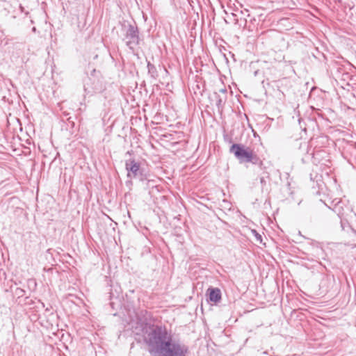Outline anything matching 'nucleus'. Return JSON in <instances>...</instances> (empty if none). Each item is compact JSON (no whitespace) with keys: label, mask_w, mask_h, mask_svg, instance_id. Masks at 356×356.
<instances>
[{"label":"nucleus","mask_w":356,"mask_h":356,"mask_svg":"<svg viewBox=\"0 0 356 356\" xmlns=\"http://www.w3.org/2000/svg\"><path fill=\"white\" fill-rule=\"evenodd\" d=\"M172 339L170 332L161 325H152L147 333L145 341L151 355H157L159 352Z\"/></svg>","instance_id":"f257e3e1"},{"label":"nucleus","mask_w":356,"mask_h":356,"mask_svg":"<svg viewBox=\"0 0 356 356\" xmlns=\"http://www.w3.org/2000/svg\"><path fill=\"white\" fill-rule=\"evenodd\" d=\"M229 152L241 163H251L261 166L263 161L257 153L250 147L241 143H234L229 147Z\"/></svg>","instance_id":"f03ea898"},{"label":"nucleus","mask_w":356,"mask_h":356,"mask_svg":"<svg viewBox=\"0 0 356 356\" xmlns=\"http://www.w3.org/2000/svg\"><path fill=\"white\" fill-rule=\"evenodd\" d=\"M188 348L179 340L172 339L157 355V356H186Z\"/></svg>","instance_id":"7ed1b4c3"},{"label":"nucleus","mask_w":356,"mask_h":356,"mask_svg":"<svg viewBox=\"0 0 356 356\" xmlns=\"http://www.w3.org/2000/svg\"><path fill=\"white\" fill-rule=\"evenodd\" d=\"M123 29L125 31L123 40L130 49L134 50L136 47L139 45L141 40L138 28L136 23H128L127 25H123Z\"/></svg>","instance_id":"20e7f679"},{"label":"nucleus","mask_w":356,"mask_h":356,"mask_svg":"<svg viewBox=\"0 0 356 356\" xmlns=\"http://www.w3.org/2000/svg\"><path fill=\"white\" fill-rule=\"evenodd\" d=\"M125 169L127 171L129 178H139L141 181L146 179L143 173V169L141 168L140 163L136 161L135 159L127 160L125 161Z\"/></svg>","instance_id":"39448f33"},{"label":"nucleus","mask_w":356,"mask_h":356,"mask_svg":"<svg viewBox=\"0 0 356 356\" xmlns=\"http://www.w3.org/2000/svg\"><path fill=\"white\" fill-rule=\"evenodd\" d=\"M341 202H339L337 203L334 208L332 209L333 211L336 213L338 216V217L340 218V225L341 229L343 231H346L348 233H349L353 236H355V233L354 232L353 229L350 226L349 223L348 222H344L343 220V213L341 211L342 207L340 205Z\"/></svg>","instance_id":"423d86ee"},{"label":"nucleus","mask_w":356,"mask_h":356,"mask_svg":"<svg viewBox=\"0 0 356 356\" xmlns=\"http://www.w3.org/2000/svg\"><path fill=\"white\" fill-rule=\"evenodd\" d=\"M206 295L209 296V301L215 304L220 302L222 299L221 291L218 288L209 287Z\"/></svg>","instance_id":"0eeeda50"},{"label":"nucleus","mask_w":356,"mask_h":356,"mask_svg":"<svg viewBox=\"0 0 356 356\" xmlns=\"http://www.w3.org/2000/svg\"><path fill=\"white\" fill-rule=\"evenodd\" d=\"M147 70L148 74L153 79H156L159 76V73L156 70V67L154 65L152 64L150 62H147Z\"/></svg>","instance_id":"6e6552de"},{"label":"nucleus","mask_w":356,"mask_h":356,"mask_svg":"<svg viewBox=\"0 0 356 356\" xmlns=\"http://www.w3.org/2000/svg\"><path fill=\"white\" fill-rule=\"evenodd\" d=\"M214 95L216 97V106L218 108V110L219 111H222V108H223L224 101H223V99L220 97V95L217 92H214Z\"/></svg>","instance_id":"1a4fd4ad"},{"label":"nucleus","mask_w":356,"mask_h":356,"mask_svg":"<svg viewBox=\"0 0 356 356\" xmlns=\"http://www.w3.org/2000/svg\"><path fill=\"white\" fill-rule=\"evenodd\" d=\"M252 234L255 236L256 241L257 242L261 243L262 242V236L261 234H259L256 230L252 229Z\"/></svg>","instance_id":"9d476101"},{"label":"nucleus","mask_w":356,"mask_h":356,"mask_svg":"<svg viewBox=\"0 0 356 356\" xmlns=\"http://www.w3.org/2000/svg\"><path fill=\"white\" fill-rule=\"evenodd\" d=\"M15 293L19 297H22L25 294V291L20 288H17L15 291Z\"/></svg>","instance_id":"9b49d317"},{"label":"nucleus","mask_w":356,"mask_h":356,"mask_svg":"<svg viewBox=\"0 0 356 356\" xmlns=\"http://www.w3.org/2000/svg\"><path fill=\"white\" fill-rule=\"evenodd\" d=\"M260 183L261 184L262 186L266 185V180H265L264 177L260 178Z\"/></svg>","instance_id":"f8f14e48"},{"label":"nucleus","mask_w":356,"mask_h":356,"mask_svg":"<svg viewBox=\"0 0 356 356\" xmlns=\"http://www.w3.org/2000/svg\"><path fill=\"white\" fill-rule=\"evenodd\" d=\"M220 91L224 94L227 93V90L225 88L220 90Z\"/></svg>","instance_id":"ddd939ff"},{"label":"nucleus","mask_w":356,"mask_h":356,"mask_svg":"<svg viewBox=\"0 0 356 356\" xmlns=\"http://www.w3.org/2000/svg\"><path fill=\"white\" fill-rule=\"evenodd\" d=\"M345 245H353V246H355V245H353V243H351L350 242H348V243H345Z\"/></svg>","instance_id":"4468645a"},{"label":"nucleus","mask_w":356,"mask_h":356,"mask_svg":"<svg viewBox=\"0 0 356 356\" xmlns=\"http://www.w3.org/2000/svg\"><path fill=\"white\" fill-rule=\"evenodd\" d=\"M20 9H21L22 11H23L24 8L22 6H20Z\"/></svg>","instance_id":"2eb2a0df"}]
</instances>
